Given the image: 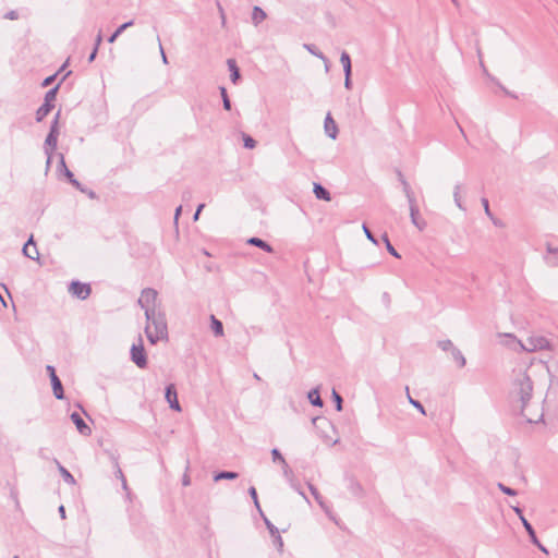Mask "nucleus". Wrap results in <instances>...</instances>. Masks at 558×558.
Instances as JSON below:
<instances>
[{
	"label": "nucleus",
	"instance_id": "cd10ccee",
	"mask_svg": "<svg viewBox=\"0 0 558 558\" xmlns=\"http://www.w3.org/2000/svg\"><path fill=\"white\" fill-rule=\"evenodd\" d=\"M340 62L343 66L344 74H352L351 58L347 51H342L340 56Z\"/></svg>",
	"mask_w": 558,
	"mask_h": 558
},
{
	"label": "nucleus",
	"instance_id": "5fc2aeb1",
	"mask_svg": "<svg viewBox=\"0 0 558 558\" xmlns=\"http://www.w3.org/2000/svg\"><path fill=\"white\" fill-rule=\"evenodd\" d=\"M489 219L492 220L494 226H496L498 228H504L505 227V223L502 222V220H500L499 218L495 217L494 215L492 217H489Z\"/></svg>",
	"mask_w": 558,
	"mask_h": 558
},
{
	"label": "nucleus",
	"instance_id": "e433bc0d",
	"mask_svg": "<svg viewBox=\"0 0 558 558\" xmlns=\"http://www.w3.org/2000/svg\"><path fill=\"white\" fill-rule=\"evenodd\" d=\"M383 241L385 242L386 244V248L387 251L395 257L397 258H400V255L399 253L396 251V248L392 246V244L390 243L389 239H388V235L385 233L383 235Z\"/></svg>",
	"mask_w": 558,
	"mask_h": 558
},
{
	"label": "nucleus",
	"instance_id": "603ef678",
	"mask_svg": "<svg viewBox=\"0 0 558 558\" xmlns=\"http://www.w3.org/2000/svg\"><path fill=\"white\" fill-rule=\"evenodd\" d=\"M265 523H266V526L267 529L269 530L271 536H275L276 534H278V529L267 519H265Z\"/></svg>",
	"mask_w": 558,
	"mask_h": 558
},
{
	"label": "nucleus",
	"instance_id": "58836bf2",
	"mask_svg": "<svg viewBox=\"0 0 558 558\" xmlns=\"http://www.w3.org/2000/svg\"><path fill=\"white\" fill-rule=\"evenodd\" d=\"M68 179L70 183L75 186L81 192L85 193L86 190L83 187V185L74 178V174L71 171H68Z\"/></svg>",
	"mask_w": 558,
	"mask_h": 558
},
{
	"label": "nucleus",
	"instance_id": "0eeeda50",
	"mask_svg": "<svg viewBox=\"0 0 558 558\" xmlns=\"http://www.w3.org/2000/svg\"><path fill=\"white\" fill-rule=\"evenodd\" d=\"M438 347L445 352H449L451 354L452 360L458 364L459 367H464L466 364V360L462 352L454 347L451 340H440L438 341Z\"/></svg>",
	"mask_w": 558,
	"mask_h": 558
},
{
	"label": "nucleus",
	"instance_id": "f03ea898",
	"mask_svg": "<svg viewBox=\"0 0 558 558\" xmlns=\"http://www.w3.org/2000/svg\"><path fill=\"white\" fill-rule=\"evenodd\" d=\"M525 352H538L541 354L538 360L539 367L547 373L549 372L547 362L551 359L553 343L547 337L537 333L527 337L525 340Z\"/></svg>",
	"mask_w": 558,
	"mask_h": 558
},
{
	"label": "nucleus",
	"instance_id": "8fccbe9b",
	"mask_svg": "<svg viewBox=\"0 0 558 558\" xmlns=\"http://www.w3.org/2000/svg\"><path fill=\"white\" fill-rule=\"evenodd\" d=\"M498 487L500 488V490H502L505 494L509 495V496H514L517 495V490L508 487V486H505L504 484L499 483L498 484Z\"/></svg>",
	"mask_w": 558,
	"mask_h": 558
},
{
	"label": "nucleus",
	"instance_id": "49530a36",
	"mask_svg": "<svg viewBox=\"0 0 558 558\" xmlns=\"http://www.w3.org/2000/svg\"><path fill=\"white\" fill-rule=\"evenodd\" d=\"M116 475H117L118 478L121 480L123 489L128 492L129 487H128V484H126V480L124 477V474H123L122 470L119 466L117 468Z\"/></svg>",
	"mask_w": 558,
	"mask_h": 558
},
{
	"label": "nucleus",
	"instance_id": "1a4fd4ad",
	"mask_svg": "<svg viewBox=\"0 0 558 558\" xmlns=\"http://www.w3.org/2000/svg\"><path fill=\"white\" fill-rule=\"evenodd\" d=\"M497 337L499 339V343L508 350L514 352H520L523 350V342L514 335L508 332H499L497 333Z\"/></svg>",
	"mask_w": 558,
	"mask_h": 558
},
{
	"label": "nucleus",
	"instance_id": "ea45409f",
	"mask_svg": "<svg viewBox=\"0 0 558 558\" xmlns=\"http://www.w3.org/2000/svg\"><path fill=\"white\" fill-rule=\"evenodd\" d=\"M281 468H282L283 476L287 478V481H290V478H294L293 472H292L291 468L289 466V464L287 463V461L281 463Z\"/></svg>",
	"mask_w": 558,
	"mask_h": 558
},
{
	"label": "nucleus",
	"instance_id": "774afa93",
	"mask_svg": "<svg viewBox=\"0 0 558 558\" xmlns=\"http://www.w3.org/2000/svg\"><path fill=\"white\" fill-rule=\"evenodd\" d=\"M102 41V36H101V33L99 32L98 35L96 36V40H95V47H99V45L101 44Z\"/></svg>",
	"mask_w": 558,
	"mask_h": 558
},
{
	"label": "nucleus",
	"instance_id": "6e6552de",
	"mask_svg": "<svg viewBox=\"0 0 558 558\" xmlns=\"http://www.w3.org/2000/svg\"><path fill=\"white\" fill-rule=\"evenodd\" d=\"M131 361L140 368L147 366V356L143 344V339L138 337V343L133 344L131 348Z\"/></svg>",
	"mask_w": 558,
	"mask_h": 558
},
{
	"label": "nucleus",
	"instance_id": "9b49d317",
	"mask_svg": "<svg viewBox=\"0 0 558 558\" xmlns=\"http://www.w3.org/2000/svg\"><path fill=\"white\" fill-rule=\"evenodd\" d=\"M69 292L80 300H86L90 295L92 289L87 283L72 281L69 287Z\"/></svg>",
	"mask_w": 558,
	"mask_h": 558
},
{
	"label": "nucleus",
	"instance_id": "a211bd4d",
	"mask_svg": "<svg viewBox=\"0 0 558 558\" xmlns=\"http://www.w3.org/2000/svg\"><path fill=\"white\" fill-rule=\"evenodd\" d=\"M462 184L461 183H457L454 186H453V202L456 204V206L462 210V211H466V208L462 202V196H461V192H462Z\"/></svg>",
	"mask_w": 558,
	"mask_h": 558
},
{
	"label": "nucleus",
	"instance_id": "9d476101",
	"mask_svg": "<svg viewBox=\"0 0 558 558\" xmlns=\"http://www.w3.org/2000/svg\"><path fill=\"white\" fill-rule=\"evenodd\" d=\"M59 117H60V111L57 112L52 123H51V126H50V131L45 140V150L47 148L50 149L51 153H53V150L56 149L57 147V144H58V136H59V129H58V121H59Z\"/></svg>",
	"mask_w": 558,
	"mask_h": 558
},
{
	"label": "nucleus",
	"instance_id": "338daca9",
	"mask_svg": "<svg viewBox=\"0 0 558 558\" xmlns=\"http://www.w3.org/2000/svg\"><path fill=\"white\" fill-rule=\"evenodd\" d=\"M274 537L276 538V543H277L278 547L281 548L283 546V542H282V538L279 535V533L276 534Z\"/></svg>",
	"mask_w": 558,
	"mask_h": 558
},
{
	"label": "nucleus",
	"instance_id": "423d86ee",
	"mask_svg": "<svg viewBox=\"0 0 558 558\" xmlns=\"http://www.w3.org/2000/svg\"><path fill=\"white\" fill-rule=\"evenodd\" d=\"M58 88L59 85L49 89L46 93L44 104L36 111V120L38 122H40L46 116H48V113L53 108V101L56 100Z\"/></svg>",
	"mask_w": 558,
	"mask_h": 558
},
{
	"label": "nucleus",
	"instance_id": "69168bd1",
	"mask_svg": "<svg viewBox=\"0 0 558 558\" xmlns=\"http://www.w3.org/2000/svg\"><path fill=\"white\" fill-rule=\"evenodd\" d=\"M97 51H98V49H97V47H95V48L93 49L92 53H90V54H89V57H88V61H89V62H93V61L95 60V58H96V56H97Z\"/></svg>",
	"mask_w": 558,
	"mask_h": 558
},
{
	"label": "nucleus",
	"instance_id": "393cba45",
	"mask_svg": "<svg viewBox=\"0 0 558 558\" xmlns=\"http://www.w3.org/2000/svg\"><path fill=\"white\" fill-rule=\"evenodd\" d=\"M210 327L216 337L223 336V325L215 315L210 316Z\"/></svg>",
	"mask_w": 558,
	"mask_h": 558
},
{
	"label": "nucleus",
	"instance_id": "37998d69",
	"mask_svg": "<svg viewBox=\"0 0 558 558\" xmlns=\"http://www.w3.org/2000/svg\"><path fill=\"white\" fill-rule=\"evenodd\" d=\"M243 142L245 148L253 149L256 146V141L250 135L244 134Z\"/></svg>",
	"mask_w": 558,
	"mask_h": 558
},
{
	"label": "nucleus",
	"instance_id": "6ab92c4d",
	"mask_svg": "<svg viewBox=\"0 0 558 558\" xmlns=\"http://www.w3.org/2000/svg\"><path fill=\"white\" fill-rule=\"evenodd\" d=\"M524 527H525V532H527V534L530 535L531 541L533 542V544H535L544 554H548L547 548L539 543V541L536 537L534 529L532 527V525L526 520H525V523H524Z\"/></svg>",
	"mask_w": 558,
	"mask_h": 558
},
{
	"label": "nucleus",
	"instance_id": "79ce46f5",
	"mask_svg": "<svg viewBox=\"0 0 558 558\" xmlns=\"http://www.w3.org/2000/svg\"><path fill=\"white\" fill-rule=\"evenodd\" d=\"M271 458L274 462H278L280 464L286 462V459L282 457L281 452L277 448H274L271 450Z\"/></svg>",
	"mask_w": 558,
	"mask_h": 558
},
{
	"label": "nucleus",
	"instance_id": "052dcab7",
	"mask_svg": "<svg viewBox=\"0 0 558 558\" xmlns=\"http://www.w3.org/2000/svg\"><path fill=\"white\" fill-rule=\"evenodd\" d=\"M217 5H218L219 13H220V21H221L222 25H225L226 24L225 11L219 2L217 3Z\"/></svg>",
	"mask_w": 558,
	"mask_h": 558
},
{
	"label": "nucleus",
	"instance_id": "a18cd8bd",
	"mask_svg": "<svg viewBox=\"0 0 558 558\" xmlns=\"http://www.w3.org/2000/svg\"><path fill=\"white\" fill-rule=\"evenodd\" d=\"M59 169L64 173V175L68 178V171H70L65 165L64 156L63 154H59Z\"/></svg>",
	"mask_w": 558,
	"mask_h": 558
},
{
	"label": "nucleus",
	"instance_id": "b1692460",
	"mask_svg": "<svg viewBox=\"0 0 558 558\" xmlns=\"http://www.w3.org/2000/svg\"><path fill=\"white\" fill-rule=\"evenodd\" d=\"M308 401L315 405L322 408L324 405L323 399L320 398L318 388H314L307 393Z\"/></svg>",
	"mask_w": 558,
	"mask_h": 558
},
{
	"label": "nucleus",
	"instance_id": "5701e85b",
	"mask_svg": "<svg viewBox=\"0 0 558 558\" xmlns=\"http://www.w3.org/2000/svg\"><path fill=\"white\" fill-rule=\"evenodd\" d=\"M227 64H228L229 71H230L231 82L233 84H235L238 82V80L240 78V70L236 65V62L234 59H228Z\"/></svg>",
	"mask_w": 558,
	"mask_h": 558
},
{
	"label": "nucleus",
	"instance_id": "39448f33",
	"mask_svg": "<svg viewBox=\"0 0 558 558\" xmlns=\"http://www.w3.org/2000/svg\"><path fill=\"white\" fill-rule=\"evenodd\" d=\"M313 425L319 430L320 437L323 440L330 445H336L338 442V439H332L329 436V432H335V427L332 423L327 420L326 417H314L312 420Z\"/></svg>",
	"mask_w": 558,
	"mask_h": 558
},
{
	"label": "nucleus",
	"instance_id": "a19ab883",
	"mask_svg": "<svg viewBox=\"0 0 558 558\" xmlns=\"http://www.w3.org/2000/svg\"><path fill=\"white\" fill-rule=\"evenodd\" d=\"M362 229H363V232H364L365 236H366V238H367L372 243H374L375 245H377V244H378L377 239L374 236V234L372 233V231L369 230V228H368L365 223H363Z\"/></svg>",
	"mask_w": 558,
	"mask_h": 558
},
{
	"label": "nucleus",
	"instance_id": "412c9836",
	"mask_svg": "<svg viewBox=\"0 0 558 558\" xmlns=\"http://www.w3.org/2000/svg\"><path fill=\"white\" fill-rule=\"evenodd\" d=\"M246 242H247V244L257 246L267 253H272V251H274L272 247L267 242H265L264 240H262L259 238L253 236V238H250Z\"/></svg>",
	"mask_w": 558,
	"mask_h": 558
},
{
	"label": "nucleus",
	"instance_id": "13d9d810",
	"mask_svg": "<svg viewBox=\"0 0 558 558\" xmlns=\"http://www.w3.org/2000/svg\"><path fill=\"white\" fill-rule=\"evenodd\" d=\"M45 154L47 156L46 167H47V169H49L51 160H52V153L50 151L49 148H47Z\"/></svg>",
	"mask_w": 558,
	"mask_h": 558
},
{
	"label": "nucleus",
	"instance_id": "f704fd0d",
	"mask_svg": "<svg viewBox=\"0 0 558 558\" xmlns=\"http://www.w3.org/2000/svg\"><path fill=\"white\" fill-rule=\"evenodd\" d=\"M398 178H399V181L401 182V185H402V190H403V193L404 195H409V194H412L414 193L410 186V184L408 183V181L404 179L403 174L401 172H398Z\"/></svg>",
	"mask_w": 558,
	"mask_h": 558
},
{
	"label": "nucleus",
	"instance_id": "09e8293b",
	"mask_svg": "<svg viewBox=\"0 0 558 558\" xmlns=\"http://www.w3.org/2000/svg\"><path fill=\"white\" fill-rule=\"evenodd\" d=\"M248 494L251 495L253 501H254V505L256 506L257 509H260L259 507V502H258V498H257V492L255 489V487H250L248 489Z\"/></svg>",
	"mask_w": 558,
	"mask_h": 558
},
{
	"label": "nucleus",
	"instance_id": "e2e57ef3",
	"mask_svg": "<svg viewBox=\"0 0 558 558\" xmlns=\"http://www.w3.org/2000/svg\"><path fill=\"white\" fill-rule=\"evenodd\" d=\"M191 484V480H190V476L189 474L185 472L183 477H182V485L183 486H189Z\"/></svg>",
	"mask_w": 558,
	"mask_h": 558
},
{
	"label": "nucleus",
	"instance_id": "0e129e2a",
	"mask_svg": "<svg viewBox=\"0 0 558 558\" xmlns=\"http://www.w3.org/2000/svg\"><path fill=\"white\" fill-rule=\"evenodd\" d=\"M5 17L9 19V20H16L17 19V13L15 11H10L5 14Z\"/></svg>",
	"mask_w": 558,
	"mask_h": 558
},
{
	"label": "nucleus",
	"instance_id": "2f4dec72",
	"mask_svg": "<svg viewBox=\"0 0 558 558\" xmlns=\"http://www.w3.org/2000/svg\"><path fill=\"white\" fill-rule=\"evenodd\" d=\"M239 474L236 472H231V471H222V472H219L215 475L214 480L217 482V481H220V480H235L238 478Z\"/></svg>",
	"mask_w": 558,
	"mask_h": 558
},
{
	"label": "nucleus",
	"instance_id": "473e14b6",
	"mask_svg": "<svg viewBox=\"0 0 558 558\" xmlns=\"http://www.w3.org/2000/svg\"><path fill=\"white\" fill-rule=\"evenodd\" d=\"M290 486L300 495L303 497V499L310 504V499L307 498V496L305 495V493L302 490L300 484L295 481V478H290V481H288Z\"/></svg>",
	"mask_w": 558,
	"mask_h": 558
},
{
	"label": "nucleus",
	"instance_id": "bb28decb",
	"mask_svg": "<svg viewBox=\"0 0 558 558\" xmlns=\"http://www.w3.org/2000/svg\"><path fill=\"white\" fill-rule=\"evenodd\" d=\"M314 194L318 199L330 201V193L318 183H314Z\"/></svg>",
	"mask_w": 558,
	"mask_h": 558
},
{
	"label": "nucleus",
	"instance_id": "c03bdc74",
	"mask_svg": "<svg viewBox=\"0 0 558 558\" xmlns=\"http://www.w3.org/2000/svg\"><path fill=\"white\" fill-rule=\"evenodd\" d=\"M332 398L336 402L337 411H341L342 410V398L335 389L332 390Z\"/></svg>",
	"mask_w": 558,
	"mask_h": 558
},
{
	"label": "nucleus",
	"instance_id": "20e7f679",
	"mask_svg": "<svg viewBox=\"0 0 558 558\" xmlns=\"http://www.w3.org/2000/svg\"><path fill=\"white\" fill-rule=\"evenodd\" d=\"M137 303L144 310L145 315L147 312L161 310V305L158 302V292L153 288L142 290Z\"/></svg>",
	"mask_w": 558,
	"mask_h": 558
},
{
	"label": "nucleus",
	"instance_id": "4be33fe9",
	"mask_svg": "<svg viewBox=\"0 0 558 558\" xmlns=\"http://www.w3.org/2000/svg\"><path fill=\"white\" fill-rule=\"evenodd\" d=\"M546 263L551 267L558 266V248L551 246L547 247V255L545 256Z\"/></svg>",
	"mask_w": 558,
	"mask_h": 558
},
{
	"label": "nucleus",
	"instance_id": "f3484780",
	"mask_svg": "<svg viewBox=\"0 0 558 558\" xmlns=\"http://www.w3.org/2000/svg\"><path fill=\"white\" fill-rule=\"evenodd\" d=\"M411 222L418 229L423 230L426 227V222L420 218V209L418 207L409 208Z\"/></svg>",
	"mask_w": 558,
	"mask_h": 558
},
{
	"label": "nucleus",
	"instance_id": "2eb2a0df",
	"mask_svg": "<svg viewBox=\"0 0 558 558\" xmlns=\"http://www.w3.org/2000/svg\"><path fill=\"white\" fill-rule=\"evenodd\" d=\"M71 420L76 426L80 434L84 436H89L92 434V428L84 422L81 415L77 412H73L71 414Z\"/></svg>",
	"mask_w": 558,
	"mask_h": 558
},
{
	"label": "nucleus",
	"instance_id": "4d7b16f0",
	"mask_svg": "<svg viewBox=\"0 0 558 558\" xmlns=\"http://www.w3.org/2000/svg\"><path fill=\"white\" fill-rule=\"evenodd\" d=\"M352 83H351V74H344V87L347 89H351Z\"/></svg>",
	"mask_w": 558,
	"mask_h": 558
},
{
	"label": "nucleus",
	"instance_id": "4c0bfd02",
	"mask_svg": "<svg viewBox=\"0 0 558 558\" xmlns=\"http://www.w3.org/2000/svg\"><path fill=\"white\" fill-rule=\"evenodd\" d=\"M220 94H221V98H222V104H223V108L226 110H230L231 109V101L228 97V94H227V89L225 87H220Z\"/></svg>",
	"mask_w": 558,
	"mask_h": 558
},
{
	"label": "nucleus",
	"instance_id": "3c124183",
	"mask_svg": "<svg viewBox=\"0 0 558 558\" xmlns=\"http://www.w3.org/2000/svg\"><path fill=\"white\" fill-rule=\"evenodd\" d=\"M405 197H407V201H408V204H409V208L418 207L414 193L409 194Z\"/></svg>",
	"mask_w": 558,
	"mask_h": 558
},
{
	"label": "nucleus",
	"instance_id": "dca6fc26",
	"mask_svg": "<svg viewBox=\"0 0 558 558\" xmlns=\"http://www.w3.org/2000/svg\"><path fill=\"white\" fill-rule=\"evenodd\" d=\"M324 129L327 136H329L331 140H336L338 135V126L333 119L331 118L330 113L327 114L324 122Z\"/></svg>",
	"mask_w": 558,
	"mask_h": 558
},
{
	"label": "nucleus",
	"instance_id": "7c9ffc66",
	"mask_svg": "<svg viewBox=\"0 0 558 558\" xmlns=\"http://www.w3.org/2000/svg\"><path fill=\"white\" fill-rule=\"evenodd\" d=\"M349 489L351 492V494L355 497H363L364 496V488L362 487V485L356 482V481H351L350 483V486H349Z\"/></svg>",
	"mask_w": 558,
	"mask_h": 558
},
{
	"label": "nucleus",
	"instance_id": "de8ad7c7",
	"mask_svg": "<svg viewBox=\"0 0 558 558\" xmlns=\"http://www.w3.org/2000/svg\"><path fill=\"white\" fill-rule=\"evenodd\" d=\"M481 203L483 205V208H484V211H485V215L489 218L493 216V213L490 211V208H489V203H488V199L483 197L481 199Z\"/></svg>",
	"mask_w": 558,
	"mask_h": 558
},
{
	"label": "nucleus",
	"instance_id": "a878e982",
	"mask_svg": "<svg viewBox=\"0 0 558 558\" xmlns=\"http://www.w3.org/2000/svg\"><path fill=\"white\" fill-rule=\"evenodd\" d=\"M308 486V489L311 492V494L313 495V497L315 498V500L317 501V504L319 505V507L325 511V512H328V507L326 506L322 495L319 494V492L317 490V488L312 485L311 483L307 484Z\"/></svg>",
	"mask_w": 558,
	"mask_h": 558
},
{
	"label": "nucleus",
	"instance_id": "864d4df0",
	"mask_svg": "<svg viewBox=\"0 0 558 558\" xmlns=\"http://www.w3.org/2000/svg\"><path fill=\"white\" fill-rule=\"evenodd\" d=\"M56 76H57V74H53V75H50V76L46 77L41 85L44 87H47V86L51 85L54 82Z\"/></svg>",
	"mask_w": 558,
	"mask_h": 558
},
{
	"label": "nucleus",
	"instance_id": "f8f14e48",
	"mask_svg": "<svg viewBox=\"0 0 558 558\" xmlns=\"http://www.w3.org/2000/svg\"><path fill=\"white\" fill-rule=\"evenodd\" d=\"M47 372L49 373V376L51 379V385H52V390H53L54 397L58 400H62L64 398V391H63L62 383L56 374L54 367L51 365H48Z\"/></svg>",
	"mask_w": 558,
	"mask_h": 558
},
{
	"label": "nucleus",
	"instance_id": "680f3d73",
	"mask_svg": "<svg viewBox=\"0 0 558 558\" xmlns=\"http://www.w3.org/2000/svg\"><path fill=\"white\" fill-rule=\"evenodd\" d=\"M181 211H182V206L177 207L175 213H174V225L175 226L178 225Z\"/></svg>",
	"mask_w": 558,
	"mask_h": 558
},
{
	"label": "nucleus",
	"instance_id": "4468645a",
	"mask_svg": "<svg viewBox=\"0 0 558 558\" xmlns=\"http://www.w3.org/2000/svg\"><path fill=\"white\" fill-rule=\"evenodd\" d=\"M22 252L24 256L33 260L39 259V252L37 250L36 243L34 242L33 235H31L27 242L24 244Z\"/></svg>",
	"mask_w": 558,
	"mask_h": 558
},
{
	"label": "nucleus",
	"instance_id": "aec40b11",
	"mask_svg": "<svg viewBox=\"0 0 558 558\" xmlns=\"http://www.w3.org/2000/svg\"><path fill=\"white\" fill-rule=\"evenodd\" d=\"M54 463L57 464V468L64 482H66L70 485H75L76 481L74 476L57 459H54Z\"/></svg>",
	"mask_w": 558,
	"mask_h": 558
},
{
	"label": "nucleus",
	"instance_id": "72a5a7b5",
	"mask_svg": "<svg viewBox=\"0 0 558 558\" xmlns=\"http://www.w3.org/2000/svg\"><path fill=\"white\" fill-rule=\"evenodd\" d=\"M405 390H407V397H408L410 404H412L415 409H417L422 414L425 415L426 412H425L423 404L410 396L409 387H407Z\"/></svg>",
	"mask_w": 558,
	"mask_h": 558
},
{
	"label": "nucleus",
	"instance_id": "f257e3e1",
	"mask_svg": "<svg viewBox=\"0 0 558 558\" xmlns=\"http://www.w3.org/2000/svg\"><path fill=\"white\" fill-rule=\"evenodd\" d=\"M145 318L147 324L144 331L151 344H156L161 340H168V325L162 310L147 312Z\"/></svg>",
	"mask_w": 558,
	"mask_h": 558
},
{
	"label": "nucleus",
	"instance_id": "c85d7f7f",
	"mask_svg": "<svg viewBox=\"0 0 558 558\" xmlns=\"http://www.w3.org/2000/svg\"><path fill=\"white\" fill-rule=\"evenodd\" d=\"M134 24L133 21H129V22H125L123 23L122 25H120L116 32L108 38V41L110 44L114 43L117 40V38L129 27H131L132 25Z\"/></svg>",
	"mask_w": 558,
	"mask_h": 558
},
{
	"label": "nucleus",
	"instance_id": "ddd939ff",
	"mask_svg": "<svg viewBox=\"0 0 558 558\" xmlns=\"http://www.w3.org/2000/svg\"><path fill=\"white\" fill-rule=\"evenodd\" d=\"M166 400L169 403L170 409L181 412V405L178 401L177 390L173 384L166 387Z\"/></svg>",
	"mask_w": 558,
	"mask_h": 558
},
{
	"label": "nucleus",
	"instance_id": "bf43d9fd",
	"mask_svg": "<svg viewBox=\"0 0 558 558\" xmlns=\"http://www.w3.org/2000/svg\"><path fill=\"white\" fill-rule=\"evenodd\" d=\"M204 207H205V204H199L198 205V207H197V209H196V211H195V214L193 216V220L194 221L198 220L199 214H201V211L203 210Z\"/></svg>",
	"mask_w": 558,
	"mask_h": 558
},
{
	"label": "nucleus",
	"instance_id": "7ed1b4c3",
	"mask_svg": "<svg viewBox=\"0 0 558 558\" xmlns=\"http://www.w3.org/2000/svg\"><path fill=\"white\" fill-rule=\"evenodd\" d=\"M523 371L515 367L510 375V386L508 390V401L513 411L518 413L523 412Z\"/></svg>",
	"mask_w": 558,
	"mask_h": 558
},
{
	"label": "nucleus",
	"instance_id": "c9c22d12",
	"mask_svg": "<svg viewBox=\"0 0 558 558\" xmlns=\"http://www.w3.org/2000/svg\"><path fill=\"white\" fill-rule=\"evenodd\" d=\"M303 48L306 49L313 56H315V57H317L319 59H325V56L314 45H312V44H304Z\"/></svg>",
	"mask_w": 558,
	"mask_h": 558
},
{
	"label": "nucleus",
	"instance_id": "6e6d98bb",
	"mask_svg": "<svg viewBox=\"0 0 558 558\" xmlns=\"http://www.w3.org/2000/svg\"><path fill=\"white\" fill-rule=\"evenodd\" d=\"M158 46H159V50H160V54H161L162 62H163L165 64H167V63H168V58H167V56H166V53H165V50H163V48H162V45H161V41H160V38H159V37H158Z\"/></svg>",
	"mask_w": 558,
	"mask_h": 558
},
{
	"label": "nucleus",
	"instance_id": "c756f323",
	"mask_svg": "<svg viewBox=\"0 0 558 558\" xmlns=\"http://www.w3.org/2000/svg\"><path fill=\"white\" fill-rule=\"evenodd\" d=\"M266 13L263 9L259 7H254L253 13H252V21L255 25H258L266 19Z\"/></svg>",
	"mask_w": 558,
	"mask_h": 558
}]
</instances>
